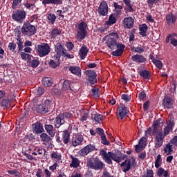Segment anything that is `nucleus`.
<instances>
[{
  "mask_svg": "<svg viewBox=\"0 0 177 177\" xmlns=\"http://www.w3.org/2000/svg\"><path fill=\"white\" fill-rule=\"evenodd\" d=\"M95 150H96V147H95V145L88 144L86 147H84L83 149H82L80 151V153L81 156H88L89 153H92V151H95Z\"/></svg>",
  "mask_w": 177,
  "mask_h": 177,
  "instance_id": "obj_19",
  "label": "nucleus"
},
{
  "mask_svg": "<svg viewBox=\"0 0 177 177\" xmlns=\"http://www.w3.org/2000/svg\"><path fill=\"white\" fill-rule=\"evenodd\" d=\"M71 158L72 161L70 164V167H71V168H78L80 167V160L75 158L73 155L71 156Z\"/></svg>",
  "mask_w": 177,
  "mask_h": 177,
  "instance_id": "obj_43",
  "label": "nucleus"
},
{
  "mask_svg": "<svg viewBox=\"0 0 177 177\" xmlns=\"http://www.w3.org/2000/svg\"><path fill=\"white\" fill-rule=\"evenodd\" d=\"M73 113L71 112H63L59 113L55 119L54 124L55 128L58 129L62 125H64L66 122L73 124Z\"/></svg>",
  "mask_w": 177,
  "mask_h": 177,
  "instance_id": "obj_2",
  "label": "nucleus"
},
{
  "mask_svg": "<svg viewBox=\"0 0 177 177\" xmlns=\"http://www.w3.org/2000/svg\"><path fill=\"white\" fill-rule=\"evenodd\" d=\"M162 104L166 109H172V100L168 95H165L163 100Z\"/></svg>",
  "mask_w": 177,
  "mask_h": 177,
  "instance_id": "obj_34",
  "label": "nucleus"
},
{
  "mask_svg": "<svg viewBox=\"0 0 177 177\" xmlns=\"http://www.w3.org/2000/svg\"><path fill=\"white\" fill-rule=\"evenodd\" d=\"M34 93L37 96H42L45 93V88L44 87H38L34 90Z\"/></svg>",
  "mask_w": 177,
  "mask_h": 177,
  "instance_id": "obj_47",
  "label": "nucleus"
},
{
  "mask_svg": "<svg viewBox=\"0 0 177 177\" xmlns=\"http://www.w3.org/2000/svg\"><path fill=\"white\" fill-rule=\"evenodd\" d=\"M116 17H118V15H117V14L112 13L109 16V20L105 22V24H107L108 26H113V24H115L117 23Z\"/></svg>",
  "mask_w": 177,
  "mask_h": 177,
  "instance_id": "obj_36",
  "label": "nucleus"
},
{
  "mask_svg": "<svg viewBox=\"0 0 177 177\" xmlns=\"http://www.w3.org/2000/svg\"><path fill=\"white\" fill-rule=\"evenodd\" d=\"M86 28H88V24L85 21H82L78 24L75 38L80 42L84 41V39L86 38V36L88 35V30H86Z\"/></svg>",
  "mask_w": 177,
  "mask_h": 177,
  "instance_id": "obj_4",
  "label": "nucleus"
},
{
  "mask_svg": "<svg viewBox=\"0 0 177 177\" xmlns=\"http://www.w3.org/2000/svg\"><path fill=\"white\" fill-rule=\"evenodd\" d=\"M34 151H36V153H37V154L41 156V154H44V149H42V147H35L34 148Z\"/></svg>",
  "mask_w": 177,
  "mask_h": 177,
  "instance_id": "obj_63",
  "label": "nucleus"
},
{
  "mask_svg": "<svg viewBox=\"0 0 177 177\" xmlns=\"http://www.w3.org/2000/svg\"><path fill=\"white\" fill-rule=\"evenodd\" d=\"M153 55H154V53H153L152 54H150L149 55V59H150V60H151L152 63H153V64H155V66H156V67H157V68H158L159 70H161V68H162V62H161V60L154 59Z\"/></svg>",
  "mask_w": 177,
  "mask_h": 177,
  "instance_id": "obj_24",
  "label": "nucleus"
},
{
  "mask_svg": "<svg viewBox=\"0 0 177 177\" xmlns=\"http://www.w3.org/2000/svg\"><path fill=\"white\" fill-rule=\"evenodd\" d=\"M164 151L165 153H168L167 154H171L172 151H174V150H172V145L169 143L167 144L166 147L164 148Z\"/></svg>",
  "mask_w": 177,
  "mask_h": 177,
  "instance_id": "obj_52",
  "label": "nucleus"
},
{
  "mask_svg": "<svg viewBox=\"0 0 177 177\" xmlns=\"http://www.w3.org/2000/svg\"><path fill=\"white\" fill-rule=\"evenodd\" d=\"M32 129L33 133L35 135H41L44 132V126L40 122H36L32 124Z\"/></svg>",
  "mask_w": 177,
  "mask_h": 177,
  "instance_id": "obj_17",
  "label": "nucleus"
},
{
  "mask_svg": "<svg viewBox=\"0 0 177 177\" xmlns=\"http://www.w3.org/2000/svg\"><path fill=\"white\" fill-rule=\"evenodd\" d=\"M134 23L135 20L131 17H126L123 21V24L126 28H132L133 27Z\"/></svg>",
  "mask_w": 177,
  "mask_h": 177,
  "instance_id": "obj_23",
  "label": "nucleus"
},
{
  "mask_svg": "<svg viewBox=\"0 0 177 177\" xmlns=\"http://www.w3.org/2000/svg\"><path fill=\"white\" fill-rule=\"evenodd\" d=\"M37 111L39 114H46V113H49L50 110L44 104H41L37 106Z\"/></svg>",
  "mask_w": 177,
  "mask_h": 177,
  "instance_id": "obj_38",
  "label": "nucleus"
},
{
  "mask_svg": "<svg viewBox=\"0 0 177 177\" xmlns=\"http://www.w3.org/2000/svg\"><path fill=\"white\" fill-rule=\"evenodd\" d=\"M113 7H114V10L113 12H115V15H116L117 16H121V15H122V9H124V7L120 4H118V3L117 2H114L113 3Z\"/></svg>",
  "mask_w": 177,
  "mask_h": 177,
  "instance_id": "obj_35",
  "label": "nucleus"
},
{
  "mask_svg": "<svg viewBox=\"0 0 177 177\" xmlns=\"http://www.w3.org/2000/svg\"><path fill=\"white\" fill-rule=\"evenodd\" d=\"M105 38H107L105 44L109 49L114 50L117 48L116 50L111 53L112 56H115L116 57L122 56V53L125 50V46L122 43H117L120 38L118 33L117 32H111Z\"/></svg>",
  "mask_w": 177,
  "mask_h": 177,
  "instance_id": "obj_1",
  "label": "nucleus"
},
{
  "mask_svg": "<svg viewBox=\"0 0 177 177\" xmlns=\"http://www.w3.org/2000/svg\"><path fill=\"white\" fill-rule=\"evenodd\" d=\"M53 125L46 124L44 125V129L46 131L47 133L51 136V138H55L56 132H55Z\"/></svg>",
  "mask_w": 177,
  "mask_h": 177,
  "instance_id": "obj_33",
  "label": "nucleus"
},
{
  "mask_svg": "<svg viewBox=\"0 0 177 177\" xmlns=\"http://www.w3.org/2000/svg\"><path fill=\"white\" fill-rule=\"evenodd\" d=\"M21 57L22 59V60H27V62L28 63L31 59V57H32V55H30V54L26 53L24 52H21Z\"/></svg>",
  "mask_w": 177,
  "mask_h": 177,
  "instance_id": "obj_50",
  "label": "nucleus"
},
{
  "mask_svg": "<svg viewBox=\"0 0 177 177\" xmlns=\"http://www.w3.org/2000/svg\"><path fill=\"white\" fill-rule=\"evenodd\" d=\"M170 143L177 147V136H174L172 139L170 140Z\"/></svg>",
  "mask_w": 177,
  "mask_h": 177,
  "instance_id": "obj_64",
  "label": "nucleus"
},
{
  "mask_svg": "<svg viewBox=\"0 0 177 177\" xmlns=\"http://www.w3.org/2000/svg\"><path fill=\"white\" fill-rule=\"evenodd\" d=\"M71 140L72 145L76 147V146H80L84 142V136L81 133H73Z\"/></svg>",
  "mask_w": 177,
  "mask_h": 177,
  "instance_id": "obj_14",
  "label": "nucleus"
},
{
  "mask_svg": "<svg viewBox=\"0 0 177 177\" xmlns=\"http://www.w3.org/2000/svg\"><path fill=\"white\" fill-rule=\"evenodd\" d=\"M88 168L91 169H95V171H102L104 167V164L99 160V158H95L89 160L87 162Z\"/></svg>",
  "mask_w": 177,
  "mask_h": 177,
  "instance_id": "obj_9",
  "label": "nucleus"
},
{
  "mask_svg": "<svg viewBox=\"0 0 177 177\" xmlns=\"http://www.w3.org/2000/svg\"><path fill=\"white\" fill-rule=\"evenodd\" d=\"M16 48H17V46L16 44L13 42H10L8 44V49L9 50H11L12 52H14V50H16Z\"/></svg>",
  "mask_w": 177,
  "mask_h": 177,
  "instance_id": "obj_62",
  "label": "nucleus"
},
{
  "mask_svg": "<svg viewBox=\"0 0 177 177\" xmlns=\"http://www.w3.org/2000/svg\"><path fill=\"white\" fill-rule=\"evenodd\" d=\"M73 113L71 112H63L59 113L55 119L54 124L55 128L58 129L62 125H64L66 122L73 124Z\"/></svg>",
  "mask_w": 177,
  "mask_h": 177,
  "instance_id": "obj_3",
  "label": "nucleus"
},
{
  "mask_svg": "<svg viewBox=\"0 0 177 177\" xmlns=\"http://www.w3.org/2000/svg\"><path fill=\"white\" fill-rule=\"evenodd\" d=\"M100 155L102 156V158L105 160L107 164H113V161L111 160L115 161V162H118V164L121 162V157L117 156L111 151H109L107 153L104 149H102L100 151Z\"/></svg>",
  "mask_w": 177,
  "mask_h": 177,
  "instance_id": "obj_5",
  "label": "nucleus"
},
{
  "mask_svg": "<svg viewBox=\"0 0 177 177\" xmlns=\"http://www.w3.org/2000/svg\"><path fill=\"white\" fill-rule=\"evenodd\" d=\"M62 92L71 91V82L70 80H64L62 84Z\"/></svg>",
  "mask_w": 177,
  "mask_h": 177,
  "instance_id": "obj_40",
  "label": "nucleus"
},
{
  "mask_svg": "<svg viewBox=\"0 0 177 177\" xmlns=\"http://www.w3.org/2000/svg\"><path fill=\"white\" fill-rule=\"evenodd\" d=\"M42 5H63V0H41Z\"/></svg>",
  "mask_w": 177,
  "mask_h": 177,
  "instance_id": "obj_31",
  "label": "nucleus"
},
{
  "mask_svg": "<svg viewBox=\"0 0 177 177\" xmlns=\"http://www.w3.org/2000/svg\"><path fill=\"white\" fill-rule=\"evenodd\" d=\"M175 37H176V38H177V33L173 32L171 34L167 35V36L166 37V39H165V43L169 44V42H170L171 45H172L173 46L176 48L177 39L175 38Z\"/></svg>",
  "mask_w": 177,
  "mask_h": 177,
  "instance_id": "obj_18",
  "label": "nucleus"
},
{
  "mask_svg": "<svg viewBox=\"0 0 177 177\" xmlns=\"http://www.w3.org/2000/svg\"><path fill=\"white\" fill-rule=\"evenodd\" d=\"M21 31L24 35H28V37H31L37 34V28L29 21L24 23Z\"/></svg>",
  "mask_w": 177,
  "mask_h": 177,
  "instance_id": "obj_6",
  "label": "nucleus"
},
{
  "mask_svg": "<svg viewBox=\"0 0 177 177\" xmlns=\"http://www.w3.org/2000/svg\"><path fill=\"white\" fill-rule=\"evenodd\" d=\"M147 30H149V26L147 24H142L139 26V35L142 37H147Z\"/></svg>",
  "mask_w": 177,
  "mask_h": 177,
  "instance_id": "obj_32",
  "label": "nucleus"
},
{
  "mask_svg": "<svg viewBox=\"0 0 177 177\" xmlns=\"http://www.w3.org/2000/svg\"><path fill=\"white\" fill-rule=\"evenodd\" d=\"M177 17L174 13L170 12L166 15V23L167 26H174L176 23Z\"/></svg>",
  "mask_w": 177,
  "mask_h": 177,
  "instance_id": "obj_22",
  "label": "nucleus"
},
{
  "mask_svg": "<svg viewBox=\"0 0 177 177\" xmlns=\"http://www.w3.org/2000/svg\"><path fill=\"white\" fill-rule=\"evenodd\" d=\"M91 118L92 120H94L95 122H97V124H99L100 121H102V118H103V115L95 113L91 115Z\"/></svg>",
  "mask_w": 177,
  "mask_h": 177,
  "instance_id": "obj_45",
  "label": "nucleus"
},
{
  "mask_svg": "<svg viewBox=\"0 0 177 177\" xmlns=\"http://www.w3.org/2000/svg\"><path fill=\"white\" fill-rule=\"evenodd\" d=\"M153 170L147 169V172L144 173L142 177H153Z\"/></svg>",
  "mask_w": 177,
  "mask_h": 177,
  "instance_id": "obj_61",
  "label": "nucleus"
},
{
  "mask_svg": "<svg viewBox=\"0 0 177 177\" xmlns=\"http://www.w3.org/2000/svg\"><path fill=\"white\" fill-rule=\"evenodd\" d=\"M55 52L57 53H59L60 55L66 54V52H67V50L64 47V44H62V43H57L55 46Z\"/></svg>",
  "mask_w": 177,
  "mask_h": 177,
  "instance_id": "obj_25",
  "label": "nucleus"
},
{
  "mask_svg": "<svg viewBox=\"0 0 177 177\" xmlns=\"http://www.w3.org/2000/svg\"><path fill=\"white\" fill-rule=\"evenodd\" d=\"M129 113L128 108L125 106L124 104H120L117 110V115L120 118L121 120H124L127 117V114Z\"/></svg>",
  "mask_w": 177,
  "mask_h": 177,
  "instance_id": "obj_13",
  "label": "nucleus"
},
{
  "mask_svg": "<svg viewBox=\"0 0 177 177\" xmlns=\"http://www.w3.org/2000/svg\"><path fill=\"white\" fill-rule=\"evenodd\" d=\"M41 82L46 88H50L53 85V79L49 77H44L42 78Z\"/></svg>",
  "mask_w": 177,
  "mask_h": 177,
  "instance_id": "obj_30",
  "label": "nucleus"
},
{
  "mask_svg": "<svg viewBox=\"0 0 177 177\" xmlns=\"http://www.w3.org/2000/svg\"><path fill=\"white\" fill-rule=\"evenodd\" d=\"M161 164H162V158L161 157L160 154H158L156 156V158L155 160V167L156 168H160V167H161Z\"/></svg>",
  "mask_w": 177,
  "mask_h": 177,
  "instance_id": "obj_46",
  "label": "nucleus"
},
{
  "mask_svg": "<svg viewBox=\"0 0 177 177\" xmlns=\"http://www.w3.org/2000/svg\"><path fill=\"white\" fill-rule=\"evenodd\" d=\"M17 41H18L17 42L18 50L19 52H21V50H23V48H24V46H23V41L21 40V39H17Z\"/></svg>",
  "mask_w": 177,
  "mask_h": 177,
  "instance_id": "obj_54",
  "label": "nucleus"
},
{
  "mask_svg": "<svg viewBox=\"0 0 177 177\" xmlns=\"http://www.w3.org/2000/svg\"><path fill=\"white\" fill-rule=\"evenodd\" d=\"M41 104L50 110V109H52V106H53V98L50 97H44Z\"/></svg>",
  "mask_w": 177,
  "mask_h": 177,
  "instance_id": "obj_29",
  "label": "nucleus"
},
{
  "mask_svg": "<svg viewBox=\"0 0 177 177\" xmlns=\"http://www.w3.org/2000/svg\"><path fill=\"white\" fill-rule=\"evenodd\" d=\"M131 60H133L135 63H138L140 64V63H145L146 58L142 55L136 54L131 57Z\"/></svg>",
  "mask_w": 177,
  "mask_h": 177,
  "instance_id": "obj_27",
  "label": "nucleus"
},
{
  "mask_svg": "<svg viewBox=\"0 0 177 177\" xmlns=\"http://www.w3.org/2000/svg\"><path fill=\"white\" fill-rule=\"evenodd\" d=\"M88 115H89V112L88 111L82 113L80 121H82V122H84V121H86V120H88Z\"/></svg>",
  "mask_w": 177,
  "mask_h": 177,
  "instance_id": "obj_53",
  "label": "nucleus"
},
{
  "mask_svg": "<svg viewBox=\"0 0 177 177\" xmlns=\"http://www.w3.org/2000/svg\"><path fill=\"white\" fill-rule=\"evenodd\" d=\"M40 139L43 143H50L52 138L48 133H41L40 134Z\"/></svg>",
  "mask_w": 177,
  "mask_h": 177,
  "instance_id": "obj_41",
  "label": "nucleus"
},
{
  "mask_svg": "<svg viewBox=\"0 0 177 177\" xmlns=\"http://www.w3.org/2000/svg\"><path fill=\"white\" fill-rule=\"evenodd\" d=\"M88 52H89V49L86 46H83L80 48L79 50V56L81 60H84L86 56H88Z\"/></svg>",
  "mask_w": 177,
  "mask_h": 177,
  "instance_id": "obj_28",
  "label": "nucleus"
},
{
  "mask_svg": "<svg viewBox=\"0 0 177 177\" xmlns=\"http://www.w3.org/2000/svg\"><path fill=\"white\" fill-rule=\"evenodd\" d=\"M12 17L15 21H21L26 19V12L23 10H17L15 13L12 15Z\"/></svg>",
  "mask_w": 177,
  "mask_h": 177,
  "instance_id": "obj_16",
  "label": "nucleus"
},
{
  "mask_svg": "<svg viewBox=\"0 0 177 177\" xmlns=\"http://www.w3.org/2000/svg\"><path fill=\"white\" fill-rule=\"evenodd\" d=\"M84 74L87 76L86 84L87 86H92L95 84H97V74L95 71L87 70L84 71Z\"/></svg>",
  "mask_w": 177,
  "mask_h": 177,
  "instance_id": "obj_7",
  "label": "nucleus"
},
{
  "mask_svg": "<svg viewBox=\"0 0 177 177\" xmlns=\"http://www.w3.org/2000/svg\"><path fill=\"white\" fill-rule=\"evenodd\" d=\"M138 74L141 78H143V80H150L151 77V73H150V71L147 70H142L140 71Z\"/></svg>",
  "mask_w": 177,
  "mask_h": 177,
  "instance_id": "obj_39",
  "label": "nucleus"
},
{
  "mask_svg": "<svg viewBox=\"0 0 177 177\" xmlns=\"http://www.w3.org/2000/svg\"><path fill=\"white\" fill-rule=\"evenodd\" d=\"M167 126L164 128V134L163 136H167L169 135V132H172L174 129V127H175V122H174V119H170L166 121Z\"/></svg>",
  "mask_w": 177,
  "mask_h": 177,
  "instance_id": "obj_15",
  "label": "nucleus"
},
{
  "mask_svg": "<svg viewBox=\"0 0 177 177\" xmlns=\"http://www.w3.org/2000/svg\"><path fill=\"white\" fill-rule=\"evenodd\" d=\"M36 50L39 57H45L50 53V46L48 43L38 44L36 47Z\"/></svg>",
  "mask_w": 177,
  "mask_h": 177,
  "instance_id": "obj_8",
  "label": "nucleus"
},
{
  "mask_svg": "<svg viewBox=\"0 0 177 177\" xmlns=\"http://www.w3.org/2000/svg\"><path fill=\"white\" fill-rule=\"evenodd\" d=\"M147 96V95L146 94V92H145V91H142L138 94V99L141 101H143L146 99Z\"/></svg>",
  "mask_w": 177,
  "mask_h": 177,
  "instance_id": "obj_59",
  "label": "nucleus"
},
{
  "mask_svg": "<svg viewBox=\"0 0 177 177\" xmlns=\"http://www.w3.org/2000/svg\"><path fill=\"white\" fill-rule=\"evenodd\" d=\"M136 165V160L135 159H133L132 161H131L130 159H126L123 162L120 164L121 168H122V171L124 173L128 172L131 168H135Z\"/></svg>",
  "mask_w": 177,
  "mask_h": 177,
  "instance_id": "obj_10",
  "label": "nucleus"
},
{
  "mask_svg": "<svg viewBox=\"0 0 177 177\" xmlns=\"http://www.w3.org/2000/svg\"><path fill=\"white\" fill-rule=\"evenodd\" d=\"M69 71L77 77H81V68L78 66H70L68 68Z\"/></svg>",
  "mask_w": 177,
  "mask_h": 177,
  "instance_id": "obj_37",
  "label": "nucleus"
},
{
  "mask_svg": "<svg viewBox=\"0 0 177 177\" xmlns=\"http://www.w3.org/2000/svg\"><path fill=\"white\" fill-rule=\"evenodd\" d=\"M100 140L102 145L104 146H110V141L107 140V137H106V133L100 137Z\"/></svg>",
  "mask_w": 177,
  "mask_h": 177,
  "instance_id": "obj_49",
  "label": "nucleus"
},
{
  "mask_svg": "<svg viewBox=\"0 0 177 177\" xmlns=\"http://www.w3.org/2000/svg\"><path fill=\"white\" fill-rule=\"evenodd\" d=\"M71 132H70L68 130L65 129L63 131H62V140L64 145H68L70 143L71 139Z\"/></svg>",
  "mask_w": 177,
  "mask_h": 177,
  "instance_id": "obj_21",
  "label": "nucleus"
},
{
  "mask_svg": "<svg viewBox=\"0 0 177 177\" xmlns=\"http://www.w3.org/2000/svg\"><path fill=\"white\" fill-rule=\"evenodd\" d=\"M147 142V138L146 137H142L139 142L138 145L135 146V151L136 153H140L141 150L145 149L147 145L146 142Z\"/></svg>",
  "mask_w": 177,
  "mask_h": 177,
  "instance_id": "obj_20",
  "label": "nucleus"
},
{
  "mask_svg": "<svg viewBox=\"0 0 177 177\" xmlns=\"http://www.w3.org/2000/svg\"><path fill=\"white\" fill-rule=\"evenodd\" d=\"M60 34H62V31H60V29L57 27H55V28L50 31L51 38H53V39H55L57 35H60Z\"/></svg>",
  "mask_w": 177,
  "mask_h": 177,
  "instance_id": "obj_44",
  "label": "nucleus"
},
{
  "mask_svg": "<svg viewBox=\"0 0 177 177\" xmlns=\"http://www.w3.org/2000/svg\"><path fill=\"white\" fill-rule=\"evenodd\" d=\"M158 127H160V121L157 120L156 123L153 124V134L157 133V131L158 129Z\"/></svg>",
  "mask_w": 177,
  "mask_h": 177,
  "instance_id": "obj_55",
  "label": "nucleus"
},
{
  "mask_svg": "<svg viewBox=\"0 0 177 177\" xmlns=\"http://www.w3.org/2000/svg\"><path fill=\"white\" fill-rule=\"evenodd\" d=\"M9 103H10V99H3L1 102V107H8L9 106Z\"/></svg>",
  "mask_w": 177,
  "mask_h": 177,
  "instance_id": "obj_56",
  "label": "nucleus"
},
{
  "mask_svg": "<svg viewBox=\"0 0 177 177\" xmlns=\"http://www.w3.org/2000/svg\"><path fill=\"white\" fill-rule=\"evenodd\" d=\"M48 66L51 68H56L60 66V63L55 62L53 59H50L48 62Z\"/></svg>",
  "mask_w": 177,
  "mask_h": 177,
  "instance_id": "obj_51",
  "label": "nucleus"
},
{
  "mask_svg": "<svg viewBox=\"0 0 177 177\" xmlns=\"http://www.w3.org/2000/svg\"><path fill=\"white\" fill-rule=\"evenodd\" d=\"M47 20H48L49 23L51 24H55V21H56V15L53 13H48Z\"/></svg>",
  "mask_w": 177,
  "mask_h": 177,
  "instance_id": "obj_48",
  "label": "nucleus"
},
{
  "mask_svg": "<svg viewBox=\"0 0 177 177\" xmlns=\"http://www.w3.org/2000/svg\"><path fill=\"white\" fill-rule=\"evenodd\" d=\"M122 100H124L126 103H128L131 102V95H129L128 94H122L121 96Z\"/></svg>",
  "mask_w": 177,
  "mask_h": 177,
  "instance_id": "obj_58",
  "label": "nucleus"
},
{
  "mask_svg": "<svg viewBox=\"0 0 177 177\" xmlns=\"http://www.w3.org/2000/svg\"><path fill=\"white\" fill-rule=\"evenodd\" d=\"M165 139V136L162 131H158L155 138V149H160Z\"/></svg>",
  "mask_w": 177,
  "mask_h": 177,
  "instance_id": "obj_12",
  "label": "nucleus"
},
{
  "mask_svg": "<svg viewBox=\"0 0 177 177\" xmlns=\"http://www.w3.org/2000/svg\"><path fill=\"white\" fill-rule=\"evenodd\" d=\"M97 12L100 16H107L109 15V5H107L106 1L100 3L97 8Z\"/></svg>",
  "mask_w": 177,
  "mask_h": 177,
  "instance_id": "obj_11",
  "label": "nucleus"
},
{
  "mask_svg": "<svg viewBox=\"0 0 177 177\" xmlns=\"http://www.w3.org/2000/svg\"><path fill=\"white\" fill-rule=\"evenodd\" d=\"M15 35L17 37V39H20L21 37V30H20V26L17 27L15 29Z\"/></svg>",
  "mask_w": 177,
  "mask_h": 177,
  "instance_id": "obj_60",
  "label": "nucleus"
},
{
  "mask_svg": "<svg viewBox=\"0 0 177 177\" xmlns=\"http://www.w3.org/2000/svg\"><path fill=\"white\" fill-rule=\"evenodd\" d=\"M32 57L33 59H32L30 58V60L29 62H28V63H29V65L32 68H37V67H38L39 66L41 62L38 60V58H35L33 56Z\"/></svg>",
  "mask_w": 177,
  "mask_h": 177,
  "instance_id": "obj_42",
  "label": "nucleus"
},
{
  "mask_svg": "<svg viewBox=\"0 0 177 177\" xmlns=\"http://www.w3.org/2000/svg\"><path fill=\"white\" fill-rule=\"evenodd\" d=\"M90 134L91 136H96V135H98V136H103L104 135V130L100 127H97L95 129H90Z\"/></svg>",
  "mask_w": 177,
  "mask_h": 177,
  "instance_id": "obj_26",
  "label": "nucleus"
},
{
  "mask_svg": "<svg viewBox=\"0 0 177 177\" xmlns=\"http://www.w3.org/2000/svg\"><path fill=\"white\" fill-rule=\"evenodd\" d=\"M124 11L126 13H131V12H133V8L132 7V5H131V3L129 4H126Z\"/></svg>",
  "mask_w": 177,
  "mask_h": 177,
  "instance_id": "obj_57",
  "label": "nucleus"
}]
</instances>
